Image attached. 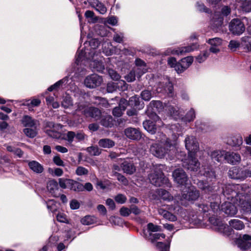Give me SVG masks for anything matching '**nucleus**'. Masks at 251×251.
<instances>
[{
  "label": "nucleus",
  "instance_id": "1",
  "mask_svg": "<svg viewBox=\"0 0 251 251\" xmlns=\"http://www.w3.org/2000/svg\"><path fill=\"white\" fill-rule=\"evenodd\" d=\"M185 147L188 151L187 158H182V166L192 171H197L200 163L195 157L196 152L199 151V144L194 136H188L185 140Z\"/></svg>",
  "mask_w": 251,
  "mask_h": 251
},
{
  "label": "nucleus",
  "instance_id": "2",
  "mask_svg": "<svg viewBox=\"0 0 251 251\" xmlns=\"http://www.w3.org/2000/svg\"><path fill=\"white\" fill-rule=\"evenodd\" d=\"M101 58L100 53L84 56L82 59H83V61L82 62L80 61L78 65H77L75 62V63L73 71L75 72L76 73L80 74L84 69L82 66L86 65L85 63L89 62L90 67L95 71L102 72L104 69V66L102 62Z\"/></svg>",
  "mask_w": 251,
  "mask_h": 251
},
{
  "label": "nucleus",
  "instance_id": "3",
  "mask_svg": "<svg viewBox=\"0 0 251 251\" xmlns=\"http://www.w3.org/2000/svg\"><path fill=\"white\" fill-rule=\"evenodd\" d=\"M99 45L100 42L97 39H91L88 43L85 42L84 43V50H83V49H82L81 50H78L77 52L75 64L77 65H78L80 61L81 62L83 61V59H82L84 56L96 54L97 53H100L96 50Z\"/></svg>",
  "mask_w": 251,
  "mask_h": 251
},
{
  "label": "nucleus",
  "instance_id": "4",
  "mask_svg": "<svg viewBox=\"0 0 251 251\" xmlns=\"http://www.w3.org/2000/svg\"><path fill=\"white\" fill-rule=\"evenodd\" d=\"M174 148V145L168 139L165 141L162 139L159 143L152 144L150 150L154 156L162 158Z\"/></svg>",
  "mask_w": 251,
  "mask_h": 251
},
{
  "label": "nucleus",
  "instance_id": "5",
  "mask_svg": "<svg viewBox=\"0 0 251 251\" xmlns=\"http://www.w3.org/2000/svg\"><path fill=\"white\" fill-rule=\"evenodd\" d=\"M200 196V194L193 186L189 187L187 191H183L181 196H177L175 198L179 204L182 205H186L188 201H196Z\"/></svg>",
  "mask_w": 251,
  "mask_h": 251
},
{
  "label": "nucleus",
  "instance_id": "6",
  "mask_svg": "<svg viewBox=\"0 0 251 251\" xmlns=\"http://www.w3.org/2000/svg\"><path fill=\"white\" fill-rule=\"evenodd\" d=\"M242 186L239 184H228L223 188V194L228 201L238 203V198L241 195L240 190Z\"/></svg>",
  "mask_w": 251,
  "mask_h": 251
},
{
  "label": "nucleus",
  "instance_id": "7",
  "mask_svg": "<svg viewBox=\"0 0 251 251\" xmlns=\"http://www.w3.org/2000/svg\"><path fill=\"white\" fill-rule=\"evenodd\" d=\"M77 112H80L86 117H91L96 119H99L101 114V112L98 108L93 107H88L87 105L83 102H79L77 104V108L75 110V113Z\"/></svg>",
  "mask_w": 251,
  "mask_h": 251
},
{
  "label": "nucleus",
  "instance_id": "8",
  "mask_svg": "<svg viewBox=\"0 0 251 251\" xmlns=\"http://www.w3.org/2000/svg\"><path fill=\"white\" fill-rule=\"evenodd\" d=\"M176 210L177 213H179L180 210V214L183 212L184 210L181 207H174L172 205H167L165 208L161 207L158 208V214L162 216L164 219L171 222H175L177 220V217L175 215L171 213L172 211Z\"/></svg>",
  "mask_w": 251,
  "mask_h": 251
},
{
  "label": "nucleus",
  "instance_id": "9",
  "mask_svg": "<svg viewBox=\"0 0 251 251\" xmlns=\"http://www.w3.org/2000/svg\"><path fill=\"white\" fill-rule=\"evenodd\" d=\"M158 167L157 171L149 176L151 183L156 186H160L163 184L167 183L168 180L162 172L161 170L163 168V166L160 165Z\"/></svg>",
  "mask_w": 251,
  "mask_h": 251
},
{
  "label": "nucleus",
  "instance_id": "10",
  "mask_svg": "<svg viewBox=\"0 0 251 251\" xmlns=\"http://www.w3.org/2000/svg\"><path fill=\"white\" fill-rule=\"evenodd\" d=\"M60 186L63 189H69L74 191H82L83 185L71 179L61 178L59 179Z\"/></svg>",
  "mask_w": 251,
  "mask_h": 251
},
{
  "label": "nucleus",
  "instance_id": "11",
  "mask_svg": "<svg viewBox=\"0 0 251 251\" xmlns=\"http://www.w3.org/2000/svg\"><path fill=\"white\" fill-rule=\"evenodd\" d=\"M199 45L197 43H193L191 45L181 47L176 49L168 48L164 52V54L169 55L170 54H176L182 55L187 52L194 51L198 49Z\"/></svg>",
  "mask_w": 251,
  "mask_h": 251
},
{
  "label": "nucleus",
  "instance_id": "12",
  "mask_svg": "<svg viewBox=\"0 0 251 251\" xmlns=\"http://www.w3.org/2000/svg\"><path fill=\"white\" fill-rule=\"evenodd\" d=\"M229 176L233 179H244L247 177L251 176V170H243L236 167H232L228 172Z\"/></svg>",
  "mask_w": 251,
  "mask_h": 251
},
{
  "label": "nucleus",
  "instance_id": "13",
  "mask_svg": "<svg viewBox=\"0 0 251 251\" xmlns=\"http://www.w3.org/2000/svg\"><path fill=\"white\" fill-rule=\"evenodd\" d=\"M152 120H147L143 122V125L144 128L151 134H154L157 129V127L162 125V122L159 117L156 114H154Z\"/></svg>",
  "mask_w": 251,
  "mask_h": 251
},
{
  "label": "nucleus",
  "instance_id": "14",
  "mask_svg": "<svg viewBox=\"0 0 251 251\" xmlns=\"http://www.w3.org/2000/svg\"><path fill=\"white\" fill-rule=\"evenodd\" d=\"M209 221L212 225L216 226V229L223 233L225 235L229 236L233 232L232 229L227 225L225 224L223 221L219 219L211 217L209 218Z\"/></svg>",
  "mask_w": 251,
  "mask_h": 251
},
{
  "label": "nucleus",
  "instance_id": "15",
  "mask_svg": "<svg viewBox=\"0 0 251 251\" xmlns=\"http://www.w3.org/2000/svg\"><path fill=\"white\" fill-rule=\"evenodd\" d=\"M156 90L157 93H167L169 96H172L173 86L169 78L166 77L157 84Z\"/></svg>",
  "mask_w": 251,
  "mask_h": 251
},
{
  "label": "nucleus",
  "instance_id": "16",
  "mask_svg": "<svg viewBox=\"0 0 251 251\" xmlns=\"http://www.w3.org/2000/svg\"><path fill=\"white\" fill-rule=\"evenodd\" d=\"M102 81L101 76L97 74H93L86 77L84 80L85 86L90 88H94L100 85Z\"/></svg>",
  "mask_w": 251,
  "mask_h": 251
},
{
  "label": "nucleus",
  "instance_id": "17",
  "mask_svg": "<svg viewBox=\"0 0 251 251\" xmlns=\"http://www.w3.org/2000/svg\"><path fill=\"white\" fill-rule=\"evenodd\" d=\"M173 176L175 181L180 185H186L188 184V177L185 172L182 169H176L173 174Z\"/></svg>",
  "mask_w": 251,
  "mask_h": 251
},
{
  "label": "nucleus",
  "instance_id": "18",
  "mask_svg": "<svg viewBox=\"0 0 251 251\" xmlns=\"http://www.w3.org/2000/svg\"><path fill=\"white\" fill-rule=\"evenodd\" d=\"M198 206L200 211L204 213H208L209 215L212 214V213H217L220 210L218 201L211 202L210 208L207 204H200Z\"/></svg>",
  "mask_w": 251,
  "mask_h": 251
},
{
  "label": "nucleus",
  "instance_id": "19",
  "mask_svg": "<svg viewBox=\"0 0 251 251\" xmlns=\"http://www.w3.org/2000/svg\"><path fill=\"white\" fill-rule=\"evenodd\" d=\"M229 30L234 34L240 35L245 29L244 24L238 19L232 20L229 25Z\"/></svg>",
  "mask_w": 251,
  "mask_h": 251
},
{
  "label": "nucleus",
  "instance_id": "20",
  "mask_svg": "<svg viewBox=\"0 0 251 251\" xmlns=\"http://www.w3.org/2000/svg\"><path fill=\"white\" fill-rule=\"evenodd\" d=\"M236 204L231 201H228L223 203L221 207V210L225 214L229 216H234L237 212Z\"/></svg>",
  "mask_w": 251,
  "mask_h": 251
},
{
  "label": "nucleus",
  "instance_id": "21",
  "mask_svg": "<svg viewBox=\"0 0 251 251\" xmlns=\"http://www.w3.org/2000/svg\"><path fill=\"white\" fill-rule=\"evenodd\" d=\"M236 244L242 250H250L251 246V236L247 234L240 236L237 239Z\"/></svg>",
  "mask_w": 251,
  "mask_h": 251
},
{
  "label": "nucleus",
  "instance_id": "22",
  "mask_svg": "<svg viewBox=\"0 0 251 251\" xmlns=\"http://www.w3.org/2000/svg\"><path fill=\"white\" fill-rule=\"evenodd\" d=\"M193 62V57L191 56H187L181 59L178 62L177 68V73H183L188 69Z\"/></svg>",
  "mask_w": 251,
  "mask_h": 251
},
{
  "label": "nucleus",
  "instance_id": "23",
  "mask_svg": "<svg viewBox=\"0 0 251 251\" xmlns=\"http://www.w3.org/2000/svg\"><path fill=\"white\" fill-rule=\"evenodd\" d=\"M126 83L124 80H120L118 82H109L107 85V91L109 93H112L117 89L121 91L127 89Z\"/></svg>",
  "mask_w": 251,
  "mask_h": 251
},
{
  "label": "nucleus",
  "instance_id": "24",
  "mask_svg": "<svg viewBox=\"0 0 251 251\" xmlns=\"http://www.w3.org/2000/svg\"><path fill=\"white\" fill-rule=\"evenodd\" d=\"M207 42L211 45L209 49L210 52L213 53H217L220 51L219 47L222 45L223 40L220 38H214L209 39Z\"/></svg>",
  "mask_w": 251,
  "mask_h": 251
},
{
  "label": "nucleus",
  "instance_id": "25",
  "mask_svg": "<svg viewBox=\"0 0 251 251\" xmlns=\"http://www.w3.org/2000/svg\"><path fill=\"white\" fill-rule=\"evenodd\" d=\"M136 67L133 70L136 74V76L140 77L143 74L147 71L146 63L140 59H136L135 60Z\"/></svg>",
  "mask_w": 251,
  "mask_h": 251
},
{
  "label": "nucleus",
  "instance_id": "26",
  "mask_svg": "<svg viewBox=\"0 0 251 251\" xmlns=\"http://www.w3.org/2000/svg\"><path fill=\"white\" fill-rule=\"evenodd\" d=\"M90 5L101 14H104L107 11L106 6L98 0H88Z\"/></svg>",
  "mask_w": 251,
  "mask_h": 251
},
{
  "label": "nucleus",
  "instance_id": "27",
  "mask_svg": "<svg viewBox=\"0 0 251 251\" xmlns=\"http://www.w3.org/2000/svg\"><path fill=\"white\" fill-rule=\"evenodd\" d=\"M245 198L246 197L241 194L238 198V203H233L242 207L245 212H249L251 211V204L248 201L245 199Z\"/></svg>",
  "mask_w": 251,
  "mask_h": 251
},
{
  "label": "nucleus",
  "instance_id": "28",
  "mask_svg": "<svg viewBox=\"0 0 251 251\" xmlns=\"http://www.w3.org/2000/svg\"><path fill=\"white\" fill-rule=\"evenodd\" d=\"M225 160L231 164H236L241 161V156L240 154L234 152H226L225 154Z\"/></svg>",
  "mask_w": 251,
  "mask_h": 251
},
{
  "label": "nucleus",
  "instance_id": "29",
  "mask_svg": "<svg viewBox=\"0 0 251 251\" xmlns=\"http://www.w3.org/2000/svg\"><path fill=\"white\" fill-rule=\"evenodd\" d=\"M125 133L127 138L132 140H139L142 136L141 132L135 128L129 127L126 129Z\"/></svg>",
  "mask_w": 251,
  "mask_h": 251
},
{
  "label": "nucleus",
  "instance_id": "30",
  "mask_svg": "<svg viewBox=\"0 0 251 251\" xmlns=\"http://www.w3.org/2000/svg\"><path fill=\"white\" fill-rule=\"evenodd\" d=\"M26 162L28 164L29 168L34 173L41 174L43 172L44 170V167L38 162L35 160H27Z\"/></svg>",
  "mask_w": 251,
  "mask_h": 251
},
{
  "label": "nucleus",
  "instance_id": "31",
  "mask_svg": "<svg viewBox=\"0 0 251 251\" xmlns=\"http://www.w3.org/2000/svg\"><path fill=\"white\" fill-rule=\"evenodd\" d=\"M21 123L25 128L35 127L37 125V121L28 115L23 116L21 120Z\"/></svg>",
  "mask_w": 251,
  "mask_h": 251
},
{
  "label": "nucleus",
  "instance_id": "32",
  "mask_svg": "<svg viewBox=\"0 0 251 251\" xmlns=\"http://www.w3.org/2000/svg\"><path fill=\"white\" fill-rule=\"evenodd\" d=\"M236 8L240 10L249 12L251 10V5L249 1L246 0H236Z\"/></svg>",
  "mask_w": 251,
  "mask_h": 251
},
{
  "label": "nucleus",
  "instance_id": "33",
  "mask_svg": "<svg viewBox=\"0 0 251 251\" xmlns=\"http://www.w3.org/2000/svg\"><path fill=\"white\" fill-rule=\"evenodd\" d=\"M121 167L125 173L130 175L135 171V167L128 160H124L121 164Z\"/></svg>",
  "mask_w": 251,
  "mask_h": 251
},
{
  "label": "nucleus",
  "instance_id": "34",
  "mask_svg": "<svg viewBox=\"0 0 251 251\" xmlns=\"http://www.w3.org/2000/svg\"><path fill=\"white\" fill-rule=\"evenodd\" d=\"M47 189L49 193L53 197H56V192L58 190V183L56 181L52 179L47 183Z\"/></svg>",
  "mask_w": 251,
  "mask_h": 251
},
{
  "label": "nucleus",
  "instance_id": "35",
  "mask_svg": "<svg viewBox=\"0 0 251 251\" xmlns=\"http://www.w3.org/2000/svg\"><path fill=\"white\" fill-rule=\"evenodd\" d=\"M226 151L223 150H215L211 151L210 156L211 158L218 162H220L223 158L225 159Z\"/></svg>",
  "mask_w": 251,
  "mask_h": 251
},
{
  "label": "nucleus",
  "instance_id": "36",
  "mask_svg": "<svg viewBox=\"0 0 251 251\" xmlns=\"http://www.w3.org/2000/svg\"><path fill=\"white\" fill-rule=\"evenodd\" d=\"M61 105L65 109L70 108L73 105L71 97L67 93H65L61 98Z\"/></svg>",
  "mask_w": 251,
  "mask_h": 251
},
{
  "label": "nucleus",
  "instance_id": "37",
  "mask_svg": "<svg viewBox=\"0 0 251 251\" xmlns=\"http://www.w3.org/2000/svg\"><path fill=\"white\" fill-rule=\"evenodd\" d=\"M230 227L237 230H242L245 227L242 221L238 219H232L228 222Z\"/></svg>",
  "mask_w": 251,
  "mask_h": 251
},
{
  "label": "nucleus",
  "instance_id": "38",
  "mask_svg": "<svg viewBox=\"0 0 251 251\" xmlns=\"http://www.w3.org/2000/svg\"><path fill=\"white\" fill-rule=\"evenodd\" d=\"M94 30L98 35L101 36L107 35L108 31L105 25L97 24L94 27Z\"/></svg>",
  "mask_w": 251,
  "mask_h": 251
},
{
  "label": "nucleus",
  "instance_id": "39",
  "mask_svg": "<svg viewBox=\"0 0 251 251\" xmlns=\"http://www.w3.org/2000/svg\"><path fill=\"white\" fill-rule=\"evenodd\" d=\"M156 192L158 196L164 201H171L173 199V196L165 190L162 189H157Z\"/></svg>",
  "mask_w": 251,
  "mask_h": 251
},
{
  "label": "nucleus",
  "instance_id": "40",
  "mask_svg": "<svg viewBox=\"0 0 251 251\" xmlns=\"http://www.w3.org/2000/svg\"><path fill=\"white\" fill-rule=\"evenodd\" d=\"M163 108L168 111L171 116L174 117L175 119L177 118V117H179V112L177 109V108L174 107L173 106L168 104H165Z\"/></svg>",
  "mask_w": 251,
  "mask_h": 251
},
{
  "label": "nucleus",
  "instance_id": "41",
  "mask_svg": "<svg viewBox=\"0 0 251 251\" xmlns=\"http://www.w3.org/2000/svg\"><path fill=\"white\" fill-rule=\"evenodd\" d=\"M98 144L100 147L104 148H110L113 147L115 145L114 142L107 138L102 139L99 140Z\"/></svg>",
  "mask_w": 251,
  "mask_h": 251
},
{
  "label": "nucleus",
  "instance_id": "42",
  "mask_svg": "<svg viewBox=\"0 0 251 251\" xmlns=\"http://www.w3.org/2000/svg\"><path fill=\"white\" fill-rule=\"evenodd\" d=\"M41 103V100L37 99H34L31 100H26L24 102L22 105H26L28 107V109L30 111L32 110L31 108L33 107L38 106Z\"/></svg>",
  "mask_w": 251,
  "mask_h": 251
},
{
  "label": "nucleus",
  "instance_id": "43",
  "mask_svg": "<svg viewBox=\"0 0 251 251\" xmlns=\"http://www.w3.org/2000/svg\"><path fill=\"white\" fill-rule=\"evenodd\" d=\"M23 132L27 137L34 138L37 134V126L25 128Z\"/></svg>",
  "mask_w": 251,
  "mask_h": 251
},
{
  "label": "nucleus",
  "instance_id": "44",
  "mask_svg": "<svg viewBox=\"0 0 251 251\" xmlns=\"http://www.w3.org/2000/svg\"><path fill=\"white\" fill-rule=\"evenodd\" d=\"M46 203L48 209L51 212L54 213L57 211L58 206L54 200H49Z\"/></svg>",
  "mask_w": 251,
  "mask_h": 251
},
{
  "label": "nucleus",
  "instance_id": "45",
  "mask_svg": "<svg viewBox=\"0 0 251 251\" xmlns=\"http://www.w3.org/2000/svg\"><path fill=\"white\" fill-rule=\"evenodd\" d=\"M87 151L91 155L98 156L100 153V150L97 146H91L87 148Z\"/></svg>",
  "mask_w": 251,
  "mask_h": 251
},
{
  "label": "nucleus",
  "instance_id": "46",
  "mask_svg": "<svg viewBox=\"0 0 251 251\" xmlns=\"http://www.w3.org/2000/svg\"><path fill=\"white\" fill-rule=\"evenodd\" d=\"M195 118V112L193 109H191L186 114L183 120L186 122H190Z\"/></svg>",
  "mask_w": 251,
  "mask_h": 251
},
{
  "label": "nucleus",
  "instance_id": "47",
  "mask_svg": "<svg viewBox=\"0 0 251 251\" xmlns=\"http://www.w3.org/2000/svg\"><path fill=\"white\" fill-rule=\"evenodd\" d=\"M68 76H66L63 79L59 80L57 82H56L53 85L50 86V87L48 88V90L49 91H52L53 90H56L57 88H58L61 85H62L63 83H64L65 82L68 80Z\"/></svg>",
  "mask_w": 251,
  "mask_h": 251
},
{
  "label": "nucleus",
  "instance_id": "48",
  "mask_svg": "<svg viewBox=\"0 0 251 251\" xmlns=\"http://www.w3.org/2000/svg\"><path fill=\"white\" fill-rule=\"evenodd\" d=\"M75 174L78 176H86L88 175L89 171L82 166H78L75 171Z\"/></svg>",
  "mask_w": 251,
  "mask_h": 251
},
{
  "label": "nucleus",
  "instance_id": "49",
  "mask_svg": "<svg viewBox=\"0 0 251 251\" xmlns=\"http://www.w3.org/2000/svg\"><path fill=\"white\" fill-rule=\"evenodd\" d=\"M112 117L110 115H106L102 119L101 124L105 127H110L112 125Z\"/></svg>",
  "mask_w": 251,
  "mask_h": 251
},
{
  "label": "nucleus",
  "instance_id": "50",
  "mask_svg": "<svg viewBox=\"0 0 251 251\" xmlns=\"http://www.w3.org/2000/svg\"><path fill=\"white\" fill-rule=\"evenodd\" d=\"M95 221V218L91 216H86L81 220V223L85 225L93 224Z\"/></svg>",
  "mask_w": 251,
  "mask_h": 251
},
{
  "label": "nucleus",
  "instance_id": "51",
  "mask_svg": "<svg viewBox=\"0 0 251 251\" xmlns=\"http://www.w3.org/2000/svg\"><path fill=\"white\" fill-rule=\"evenodd\" d=\"M240 46V44L239 41L232 40L229 42L228 47L231 51H235L239 48Z\"/></svg>",
  "mask_w": 251,
  "mask_h": 251
},
{
  "label": "nucleus",
  "instance_id": "52",
  "mask_svg": "<svg viewBox=\"0 0 251 251\" xmlns=\"http://www.w3.org/2000/svg\"><path fill=\"white\" fill-rule=\"evenodd\" d=\"M153 93L148 90L142 91L141 94L142 99L147 101L150 100V99L153 97Z\"/></svg>",
  "mask_w": 251,
  "mask_h": 251
},
{
  "label": "nucleus",
  "instance_id": "53",
  "mask_svg": "<svg viewBox=\"0 0 251 251\" xmlns=\"http://www.w3.org/2000/svg\"><path fill=\"white\" fill-rule=\"evenodd\" d=\"M165 237V235L163 233H150V240L151 242L156 241L157 240H160L161 238L164 239Z\"/></svg>",
  "mask_w": 251,
  "mask_h": 251
},
{
  "label": "nucleus",
  "instance_id": "54",
  "mask_svg": "<svg viewBox=\"0 0 251 251\" xmlns=\"http://www.w3.org/2000/svg\"><path fill=\"white\" fill-rule=\"evenodd\" d=\"M199 185L200 188L205 191L206 193L212 192L214 190L213 187L210 186L207 183H203V182H200Z\"/></svg>",
  "mask_w": 251,
  "mask_h": 251
},
{
  "label": "nucleus",
  "instance_id": "55",
  "mask_svg": "<svg viewBox=\"0 0 251 251\" xmlns=\"http://www.w3.org/2000/svg\"><path fill=\"white\" fill-rule=\"evenodd\" d=\"M47 104L48 105H51L53 108H57L59 107V104L57 101H54V98L53 97H48L46 98Z\"/></svg>",
  "mask_w": 251,
  "mask_h": 251
},
{
  "label": "nucleus",
  "instance_id": "56",
  "mask_svg": "<svg viewBox=\"0 0 251 251\" xmlns=\"http://www.w3.org/2000/svg\"><path fill=\"white\" fill-rule=\"evenodd\" d=\"M46 132L50 136L53 138L58 139L61 136L60 132L58 131H55L51 129H47Z\"/></svg>",
  "mask_w": 251,
  "mask_h": 251
},
{
  "label": "nucleus",
  "instance_id": "57",
  "mask_svg": "<svg viewBox=\"0 0 251 251\" xmlns=\"http://www.w3.org/2000/svg\"><path fill=\"white\" fill-rule=\"evenodd\" d=\"M208 56V52L207 50H205L202 54H201L196 57V60L198 63H201L204 62Z\"/></svg>",
  "mask_w": 251,
  "mask_h": 251
},
{
  "label": "nucleus",
  "instance_id": "58",
  "mask_svg": "<svg viewBox=\"0 0 251 251\" xmlns=\"http://www.w3.org/2000/svg\"><path fill=\"white\" fill-rule=\"evenodd\" d=\"M168 64L171 67L174 68L176 71L177 73V70L176 69L178 65V62L174 57H169L168 59Z\"/></svg>",
  "mask_w": 251,
  "mask_h": 251
},
{
  "label": "nucleus",
  "instance_id": "59",
  "mask_svg": "<svg viewBox=\"0 0 251 251\" xmlns=\"http://www.w3.org/2000/svg\"><path fill=\"white\" fill-rule=\"evenodd\" d=\"M57 220L60 223H68V219L66 215L62 212H59L56 215Z\"/></svg>",
  "mask_w": 251,
  "mask_h": 251
},
{
  "label": "nucleus",
  "instance_id": "60",
  "mask_svg": "<svg viewBox=\"0 0 251 251\" xmlns=\"http://www.w3.org/2000/svg\"><path fill=\"white\" fill-rule=\"evenodd\" d=\"M75 139V133L74 131H68L66 134L65 139L69 143H72Z\"/></svg>",
  "mask_w": 251,
  "mask_h": 251
},
{
  "label": "nucleus",
  "instance_id": "61",
  "mask_svg": "<svg viewBox=\"0 0 251 251\" xmlns=\"http://www.w3.org/2000/svg\"><path fill=\"white\" fill-rule=\"evenodd\" d=\"M234 146H240L243 143V139L240 135H237L233 137L232 139Z\"/></svg>",
  "mask_w": 251,
  "mask_h": 251
},
{
  "label": "nucleus",
  "instance_id": "62",
  "mask_svg": "<svg viewBox=\"0 0 251 251\" xmlns=\"http://www.w3.org/2000/svg\"><path fill=\"white\" fill-rule=\"evenodd\" d=\"M148 228L151 232L160 231L161 230V227L160 226L154 225L152 223L148 224Z\"/></svg>",
  "mask_w": 251,
  "mask_h": 251
},
{
  "label": "nucleus",
  "instance_id": "63",
  "mask_svg": "<svg viewBox=\"0 0 251 251\" xmlns=\"http://www.w3.org/2000/svg\"><path fill=\"white\" fill-rule=\"evenodd\" d=\"M136 74L133 70L131 71L126 76L125 78L128 82H132L135 80Z\"/></svg>",
  "mask_w": 251,
  "mask_h": 251
},
{
  "label": "nucleus",
  "instance_id": "64",
  "mask_svg": "<svg viewBox=\"0 0 251 251\" xmlns=\"http://www.w3.org/2000/svg\"><path fill=\"white\" fill-rule=\"evenodd\" d=\"M156 247L160 251H168L169 246L162 242H157L156 244Z\"/></svg>",
  "mask_w": 251,
  "mask_h": 251
}]
</instances>
